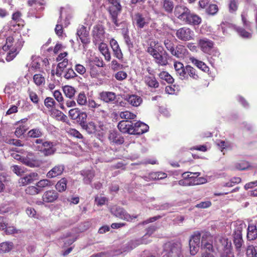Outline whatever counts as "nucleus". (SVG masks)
Instances as JSON below:
<instances>
[{
    "label": "nucleus",
    "instance_id": "obj_1",
    "mask_svg": "<svg viewBox=\"0 0 257 257\" xmlns=\"http://www.w3.org/2000/svg\"><path fill=\"white\" fill-rule=\"evenodd\" d=\"M174 15L180 21L184 24L198 25L201 22V19L198 15L191 12L185 6L177 5L174 10Z\"/></svg>",
    "mask_w": 257,
    "mask_h": 257
},
{
    "label": "nucleus",
    "instance_id": "obj_2",
    "mask_svg": "<svg viewBox=\"0 0 257 257\" xmlns=\"http://www.w3.org/2000/svg\"><path fill=\"white\" fill-rule=\"evenodd\" d=\"M163 48L158 45L156 41L151 42L147 51L155 59V62L160 66H166L168 64V60L165 56H168L166 52L163 53Z\"/></svg>",
    "mask_w": 257,
    "mask_h": 257
},
{
    "label": "nucleus",
    "instance_id": "obj_3",
    "mask_svg": "<svg viewBox=\"0 0 257 257\" xmlns=\"http://www.w3.org/2000/svg\"><path fill=\"white\" fill-rule=\"evenodd\" d=\"M55 145L51 141H45L43 139H36L32 143L33 149L35 151L41 152L45 156L53 155L56 149Z\"/></svg>",
    "mask_w": 257,
    "mask_h": 257
},
{
    "label": "nucleus",
    "instance_id": "obj_4",
    "mask_svg": "<svg viewBox=\"0 0 257 257\" xmlns=\"http://www.w3.org/2000/svg\"><path fill=\"white\" fill-rule=\"evenodd\" d=\"M234 225V229L232 234L233 242L236 250L239 251L244 244L242 231L245 228L246 225L241 221H238L235 222Z\"/></svg>",
    "mask_w": 257,
    "mask_h": 257
},
{
    "label": "nucleus",
    "instance_id": "obj_5",
    "mask_svg": "<svg viewBox=\"0 0 257 257\" xmlns=\"http://www.w3.org/2000/svg\"><path fill=\"white\" fill-rule=\"evenodd\" d=\"M111 5L109 8V13L110 14L112 22L116 27L119 26H127L125 22L119 23L117 20L118 15L121 13L122 7L120 4V0H108Z\"/></svg>",
    "mask_w": 257,
    "mask_h": 257
},
{
    "label": "nucleus",
    "instance_id": "obj_6",
    "mask_svg": "<svg viewBox=\"0 0 257 257\" xmlns=\"http://www.w3.org/2000/svg\"><path fill=\"white\" fill-rule=\"evenodd\" d=\"M182 245L180 242L166 243L162 252V257H183L181 254Z\"/></svg>",
    "mask_w": 257,
    "mask_h": 257
},
{
    "label": "nucleus",
    "instance_id": "obj_7",
    "mask_svg": "<svg viewBox=\"0 0 257 257\" xmlns=\"http://www.w3.org/2000/svg\"><path fill=\"white\" fill-rule=\"evenodd\" d=\"M164 44L167 50L169 51L172 55L178 58L183 57L186 50L182 45H177L175 46L174 43L169 39L165 40Z\"/></svg>",
    "mask_w": 257,
    "mask_h": 257
},
{
    "label": "nucleus",
    "instance_id": "obj_8",
    "mask_svg": "<svg viewBox=\"0 0 257 257\" xmlns=\"http://www.w3.org/2000/svg\"><path fill=\"white\" fill-rule=\"evenodd\" d=\"M111 213L116 217L127 221H132L134 218L138 217V215L129 214L123 208L118 206H113L110 208Z\"/></svg>",
    "mask_w": 257,
    "mask_h": 257
},
{
    "label": "nucleus",
    "instance_id": "obj_9",
    "mask_svg": "<svg viewBox=\"0 0 257 257\" xmlns=\"http://www.w3.org/2000/svg\"><path fill=\"white\" fill-rule=\"evenodd\" d=\"M201 233L196 231L191 236L189 239L190 252L194 255L198 251L200 242Z\"/></svg>",
    "mask_w": 257,
    "mask_h": 257
},
{
    "label": "nucleus",
    "instance_id": "obj_10",
    "mask_svg": "<svg viewBox=\"0 0 257 257\" xmlns=\"http://www.w3.org/2000/svg\"><path fill=\"white\" fill-rule=\"evenodd\" d=\"M176 35L179 40L187 41L193 39L194 34L190 29L183 27L177 30Z\"/></svg>",
    "mask_w": 257,
    "mask_h": 257
},
{
    "label": "nucleus",
    "instance_id": "obj_11",
    "mask_svg": "<svg viewBox=\"0 0 257 257\" xmlns=\"http://www.w3.org/2000/svg\"><path fill=\"white\" fill-rule=\"evenodd\" d=\"M108 139L112 145H119L124 143V138L116 130H110L108 135Z\"/></svg>",
    "mask_w": 257,
    "mask_h": 257
},
{
    "label": "nucleus",
    "instance_id": "obj_12",
    "mask_svg": "<svg viewBox=\"0 0 257 257\" xmlns=\"http://www.w3.org/2000/svg\"><path fill=\"white\" fill-rule=\"evenodd\" d=\"M201 244V249L204 250L205 252H207L208 251L210 252L213 250L211 236L209 233L206 232L202 236Z\"/></svg>",
    "mask_w": 257,
    "mask_h": 257
},
{
    "label": "nucleus",
    "instance_id": "obj_13",
    "mask_svg": "<svg viewBox=\"0 0 257 257\" xmlns=\"http://www.w3.org/2000/svg\"><path fill=\"white\" fill-rule=\"evenodd\" d=\"M149 242H150L149 240H145L142 237L131 240L123 246V252L130 251L140 244H147Z\"/></svg>",
    "mask_w": 257,
    "mask_h": 257
},
{
    "label": "nucleus",
    "instance_id": "obj_14",
    "mask_svg": "<svg viewBox=\"0 0 257 257\" xmlns=\"http://www.w3.org/2000/svg\"><path fill=\"white\" fill-rule=\"evenodd\" d=\"M198 44L202 51L209 55H211L214 45L212 41L206 38H203L199 40Z\"/></svg>",
    "mask_w": 257,
    "mask_h": 257
},
{
    "label": "nucleus",
    "instance_id": "obj_15",
    "mask_svg": "<svg viewBox=\"0 0 257 257\" xmlns=\"http://www.w3.org/2000/svg\"><path fill=\"white\" fill-rule=\"evenodd\" d=\"M149 127L146 123L141 121L133 122V128L132 135H142L149 130Z\"/></svg>",
    "mask_w": 257,
    "mask_h": 257
},
{
    "label": "nucleus",
    "instance_id": "obj_16",
    "mask_svg": "<svg viewBox=\"0 0 257 257\" xmlns=\"http://www.w3.org/2000/svg\"><path fill=\"white\" fill-rule=\"evenodd\" d=\"M117 127L122 133L132 135L133 122L127 120H121L118 123Z\"/></svg>",
    "mask_w": 257,
    "mask_h": 257
},
{
    "label": "nucleus",
    "instance_id": "obj_17",
    "mask_svg": "<svg viewBox=\"0 0 257 257\" xmlns=\"http://www.w3.org/2000/svg\"><path fill=\"white\" fill-rule=\"evenodd\" d=\"M77 35L83 44H87L90 43L89 32L84 26L82 25L79 27L77 29Z\"/></svg>",
    "mask_w": 257,
    "mask_h": 257
},
{
    "label": "nucleus",
    "instance_id": "obj_18",
    "mask_svg": "<svg viewBox=\"0 0 257 257\" xmlns=\"http://www.w3.org/2000/svg\"><path fill=\"white\" fill-rule=\"evenodd\" d=\"M65 169L62 164H58L52 168L47 173L46 176L48 178H53L62 175Z\"/></svg>",
    "mask_w": 257,
    "mask_h": 257
},
{
    "label": "nucleus",
    "instance_id": "obj_19",
    "mask_svg": "<svg viewBox=\"0 0 257 257\" xmlns=\"http://www.w3.org/2000/svg\"><path fill=\"white\" fill-rule=\"evenodd\" d=\"M99 98L106 103H114V101L116 98V95L113 92L102 91L99 93Z\"/></svg>",
    "mask_w": 257,
    "mask_h": 257
},
{
    "label": "nucleus",
    "instance_id": "obj_20",
    "mask_svg": "<svg viewBox=\"0 0 257 257\" xmlns=\"http://www.w3.org/2000/svg\"><path fill=\"white\" fill-rule=\"evenodd\" d=\"M58 198V193L55 190H50L46 191L43 196L42 200L46 203L54 202Z\"/></svg>",
    "mask_w": 257,
    "mask_h": 257
},
{
    "label": "nucleus",
    "instance_id": "obj_21",
    "mask_svg": "<svg viewBox=\"0 0 257 257\" xmlns=\"http://www.w3.org/2000/svg\"><path fill=\"white\" fill-rule=\"evenodd\" d=\"M93 35L97 41H102L104 38V30L101 25H96L93 27Z\"/></svg>",
    "mask_w": 257,
    "mask_h": 257
},
{
    "label": "nucleus",
    "instance_id": "obj_22",
    "mask_svg": "<svg viewBox=\"0 0 257 257\" xmlns=\"http://www.w3.org/2000/svg\"><path fill=\"white\" fill-rule=\"evenodd\" d=\"M110 45L113 52L114 56L119 60H122L123 54L117 42L114 39L110 40Z\"/></svg>",
    "mask_w": 257,
    "mask_h": 257
},
{
    "label": "nucleus",
    "instance_id": "obj_23",
    "mask_svg": "<svg viewBox=\"0 0 257 257\" xmlns=\"http://www.w3.org/2000/svg\"><path fill=\"white\" fill-rule=\"evenodd\" d=\"M174 67L176 72V74L180 76V78L183 79H188V75L186 74L185 70L186 67H185L183 64L181 62H175Z\"/></svg>",
    "mask_w": 257,
    "mask_h": 257
},
{
    "label": "nucleus",
    "instance_id": "obj_24",
    "mask_svg": "<svg viewBox=\"0 0 257 257\" xmlns=\"http://www.w3.org/2000/svg\"><path fill=\"white\" fill-rule=\"evenodd\" d=\"M125 100H126L130 104L135 107L140 105L143 101V99L140 96L135 94L126 95Z\"/></svg>",
    "mask_w": 257,
    "mask_h": 257
},
{
    "label": "nucleus",
    "instance_id": "obj_25",
    "mask_svg": "<svg viewBox=\"0 0 257 257\" xmlns=\"http://www.w3.org/2000/svg\"><path fill=\"white\" fill-rule=\"evenodd\" d=\"M80 174L83 176V181L85 184H90L95 175L94 172L90 170H82Z\"/></svg>",
    "mask_w": 257,
    "mask_h": 257
},
{
    "label": "nucleus",
    "instance_id": "obj_26",
    "mask_svg": "<svg viewBox=\"0 0 257 257\" xmlns=\"http://www.w3.org/2000/svg\"><path fill=\"white\" fill-rule=\"evenodd\" d=\"M246 237L248 240H254L257 238V228L253 224H249L247 229Z\"/></svg>",
    "mask_w": 257,
    "mask_h": 257
},
{
    "label": "nucleus",
    "instance_id": "obj_27",
    "mask_svg": "<svg viewBox=\"0 0 257 257\" xmlns=\"http://www.w3.org/2000/svg\"><path fill=\"white\" fill-rule=\"evenodd\" d=\"M221 241L224 244L225 249L222 253L221 257H234L233 252L230 249L231 245V242L226 238H222Z\"/></svg>",
    "mask_w": 257,
    "mask_h": 257
},
{
    "label": "nucleus",
    "instance_id": "obj_28",
    "mask_svg": "<svg viewBox=\"0 0 257 257\" xmlns=\"http://www.w3.org/2000/svg\"><path fill=\"white\" fill-rule=\"evenodd\" d=\"M144 82L149 87L157 88L159 86V83L155 76L146 75L144 77Z\"/></svg>",
    "mask_w": 257,
    "mask_h": 257
},
{
    "label": "nucleus",
    "instance_id": "obj_29",
    "mask_svg": "<svg viewBox=\"0 0 257 257\" xmlns=\"http://www.w3.org/2000/svg\"><path fill=\"white\" fill-rule=\"evenodd\" d=\"M44 135V132L42 128L35 127L30 130L27 133L28 137L31 139H41Z\"/></svg>",
    "mask_w": 257,
    "mask_h": 257
},
{
    "label": "nucleus",
    "instance_id": "obj_30",
    "mask_svg": "<svg viewBox=\"0 0 257 257\" xmlns=\"http://www.w3.org/2000/svg\"><path fill=\"white\" fill-rule=\"evenodd\" d=\"M11 181V177L8 174L0 173V192L4 191L5 186Z\"/></svg>",
    "mask_w": 257,
    "mask_h": 257
},
{
    "label": "nucleus",
    "instance_id": "obj_31",
    "mask_svg": "<svg viewBox=\"0 0 257 257\" xmlns=\"http://www.w3.org/2000/svg\"><path fill=\"white\" fill-rule=\"evenodd\" d=\"M161 5L164 11L167 13H171L174 8L173 2L170 0H162Z\"/></svg>",
    "mask_w": 257,
    "mask_h": 257
},
{
    "label": "nucleus",
    "instance_id": "obj_32",
    "mask_svg": "<svg viewBox=\"0 0 257 257\" xmlns=\"http://www.w3.org/2000/svg\"><path fill=\"white\" fill-rule=\"evenodd\" d=\"M99 50L104 56L105 60L107 61H110L111 56L107 45L105 43H101L99 46Z\"/></svg>",
    "mask_w": 257,
    "mask_h": 257
},
{
    "label": "nucleus",
    "instance_id": "obj_33",
    "mask_svg": "<svg viewBox=\"0 0 257 257\" xmlns=\"http://www.w3.org/2000/svg\"><path fill=\"white\" fill-rule=\"evenodd\" d=\"M122 33L125 43L127 45L128 50H130L134 47V45L133 42L131 41V38L128 35V29L127 28L123 29Z\"/></svg>",
    "mask_w": 257,
    "mask_h": 257
},
{
    "label": "nucleus",
    "instance_id": "obj_34",
    "mask_svg": "<svg viewBox=\"0 0 257 257\" xmlns=\"http://www.w3.org/2000/svg\"><path fill=\"white\" fill-rule=\"evenodd\" d=\"M190 60L193 64L201 70L204 72L208 71V67L203 62L199 61L194 57L190 58Z\"/></svg>",
    "mask_w": 257,
    "mask_h": 257
},
{
    "label": "nucleus",
    "instance_id": "obj_35",
    "mask_svg": "<svg viewBox=\"0 0 257 257\" xmlns=\"http://www.w3.org/2000/svg\"><path fill=\"white\" fill-rule=\"evenodd\" d=\"M81 127L89 134H93L97 130L96 125L92 121L89 122L88 123L86 122Z\"/></svg>",
    "mask_w": 257,
    "mask_h": 257
},
{
    "label": "nucleus",
    "instance_id": "obj_36",
    "mask_svg": "<svg viewBox=\"0 0 257 257\" xmlns=\"http://www.w3.org/2000/svg\"><path fill=\"white\" fill-rule=\"evenodd\" d=\"M199 176L192 175L189 180H181L179 181V184L183 186H192L196 185L197 184H194L197 182V177Z\"/></svg>",
    "mask_w": 257,
    "mask_h": 257
},
{
    "label": "nucleus",
    "instance_id": "obj_37",
    "mask_svg": "<svg viewBox=\"0 0 257 257\" xmlns=\"http://www.w3.org/2000/svg\"><path fill=\"white\" fill-rule=\"evenodd\" d=\"M135 20L137 26L140 29L143 28L147 24L145 18L140 13L135 15Z\"/></svg>",
    "mask_w": 257,
    "mask_h": 257
},
{
    "label": "nucleus",
    "instance_id": "obj_38",
    "mask_svg": "<svg viewBox=\"0 0 257 257\" xmlns=\"http://www.w3.org/2000/svg\"><path fill=\"white\" fill-rule=\"evenodd\" d=\"M67 179L65 178H63L56 183L55 188L58 191L62 192L66 190L67 188Z\"/></svg>",
    "mask_w": 257,
    "mask_h": 257
},
{
    "label": "nucleus",
    "instance_id": "obj_39",
    "mask_svg": "<svg viewBox=\"0 0 257 257\" xmlns=\"http://www.w3.org/2000/svg\"><path fill=\"white\" fill-rule=\"evenodd\" d=\"M62 8L61 9V10L60 11V16L57 21V24L56 25L55 29L56 34L59 36H61L63 32V23L62 22Z\"/></svg>",
    "mask_w": 257,
    "mask_h": 257
},
{
    "label": "nucleus",
    "instance_id": "obj_40",
    "mask_svg": "<svg viewBox=\"0 0 257 257\" xmlns=\"http://www.w3.org/2000/svg\"><path fill=\"white\" fill-rule=\"evenodd\" d=\"M53 117L55 118V119L59 121H61L63 122H66L67 119V116L64 114L62 111L55 109L52 113Z\"/></svg>",
    "mask_w": 257,
    "mask_h": 257
},
{
    "label": "nucleus",
    "instance_id": "obj_41",
    "mask_svg": "<svg viewBox=\"0 0 257 257\" xmlns=\"http://www.w3.org/2000/svg\"><path fill=\"white\" fill-rule=\"evenodd\" d=\"M185 72L186 74L188 75V76H189L194 79L196 80L198 78V75L196 72V70L190 65H187L186 66Z\"/></svg>",
    "mask_w": 257,
    "mask_h": 257
},
{
    "label": "nucleus",
    "instance_id": "obj_42",
    "mask_svg": "<svg viewBox=\"0 0 257 257\" xmlns=\"http://www.w3.org/2000/svg\"><path fill=\"white\" fill-rule=\"evenodd\" d=\"M12 242H5L0 244V253L10 251L13 248Z\"/></svg>",
    "mask_w": 257,
    "mask_h": 257
},
{
    "label": "nucleus",
    "instance_id": "obj_43",
    "mask_svg": "<svg viewBox=\"0 0 257 257\" xmlns=\"http://www.w3.org/2000/svg\"><path fill=\"white\" fill-rule=\"evenodd\" d=\"M28 5L29 6L34 8L37 11H41L43 9V3L38 0H28Z\"/></svg>",
    "mask_w": 257,
    "mask_h": 257
},
{
    "label": "nucleus",
    "instance_id": "obj_44",
    "mask_svg": "<svg viewBox=\"0 0 257 257\" xmlns=\"http://www.w3.org/2000/svg\"><path fill=\"white\" fill-rule=\"evenodd\" d=\"M158 227L155 225H151L147 227L146 229V232L145 234L142 237V238L145 240H149L148 238L152 234L154 233V232L157 230Z\"/></svg>",
    "mask_w": 257,
    "mask_h": 257
},
{
    "label": "nucleus",
    "instance_id": "obj_45",
    "mask_svg": "<svg viewBox=\"0 0 257 257\" xmlns=\"http://www.w3.org/2000/svg\"><path fill=\"white\" fill-rule=\"evenodd\" d=\"M63 91L66 97L72 98L75 93V90L74 87L66 85L63 87Z\"/></svg>",
    "mask_w": 257,
    "mask_h": 257
},
{
    "label": "nucleus",
    "instance_id": "obj_46",
    "mask_svg": "<svg viewBox=\"0 0 257 257\" xmlns=\"http://www.w3.org/2000/svg\"><path fill=\"white\" fill-rule=\"evenodd\" d=\"M159 76L161 79L165 80L168 83H172L174 81L172 76L166 71L161 72L159 74Z\"/></svg>",
    "mask_w": 257,
    "mask_h": 257
},
{
    "label": "nucleus",
    "instance_id": "obj_47",
    "mask_svg": "<svg viewBox=\"0 0 257 257\" xmlns=\"http://www.w3.org/2000/svg\"><path fill=\"white\" fill-rule=\"evenodd\" d=\"M246 254L247 257H257V249L256 247L250 245L246 248Z\"/></svg>",
    "mask_w": 257,
    "mask_h": 257
},
{
    "label": "nucleus",
    "instance_id": "obj_48",
    "mask_svg": "<svg viewBox=\"0 0 257 257\" xmlns=\"http://www.w3.org/2000/svg\"><path fill=\"white\" fill-rule=\"evenodd\" d=\"M234 29L237 33L243 38H250L251 37V34L246 31L243 28L240 27H234Z\"/></svg>",
    "mask_w": 257,
    "mask_h": 257
},
{
    "label": "nucleus",
    "instance_id": "obj_49",
    "mask_svg": "<svg viewBox=\"0 0 257 257\" xmlns=\"http://www.w3.org/2000/svg\"><path fill=\"white\" fill-rule=\"evenodd\" d=\"M22 163L25 165H26L27 166L30 167H38V163L37 161L31 160L30 158L28 157H24L22 159Z\"/></svg>",
    "mask_w": 257,
    "mask_h": 257
},
{
    "label": "nucleus",
    "instance_id": "obj_50",
    "mask_svg": "<svg viewBox=\"0 0 257 257\" xmlns=\"http://www.w3.org/2000/svg\"><path fill=\"white\" fill-rule=\"evenodd\" d=\"M69 135L78 139H81L82 142H84V140L82 135L75 128H69L68 131Z\"/></svg>",
    "mask_w": 257,
    "mask_h": 257
},
{
    "label": "nucleus",
    "instance_id": "obj_51",
    "mask_svg": "<svg viewBox=\"0 0 257 257\" xmlns=\"http://www.w3.org/2000/svg\"><path fill=\"white\" fill-rule=\"evenodd\" d=\"M37 174L33 173L21 178V182L22 184L23 185H25L32 183L33 181V178Z\"/></svg>",
    "mask_w": 257,
    "mask_h": 257
},
{
    "label": "nucleus",
    "instance_id": "obj_52",
    "mask_svg": "<svg viewBox=\"0 0 257 257\" xmlns=\"http://www.w3.org/2000/svg\"><path fill=\"white\" fill-rule=\"evenodd\" d=\"M233 27L234 29L235 27H234L233 26H231L229 24H228L227 23H222L218 26V30L219 31H221L223 34L224 35H225L228 33V32H227L228 29H231Z\"/></svg>",
    "mask_w": 257,
    "mask_h": 257
},
{
    "label": "nucleus",
    "instance_id": "obj_53",
    "mask_svg": "<svg viewBox=\"0 0 257 257\" xmlns=\"http://www.w3.org/2000/svg\"><path fill=\"white\" fill-rule=\"evenodd\" d=\"M87 115L86 112L80 111L79 113L78 118L75 119L76 121L79 123L80 126H81L84 124H85L86 122Z\"/></svg>",
    "mask_w": 257,
    "mask_h": 257
},
{
    "label": "nucleus",
    "instance_id": "obj_54",
    "mask_svg": "<svg viewBox=\"0 0 257 257\" xmlns=\"http://www.w3.org/2000/svg\"><path fill=\"white\" fill-rule=\"evenodd\" d=\"M85 105L87 106L89 110L94 111L95 108H97L100 106V104L97 103L93 99H88Z\"/></svg>",
    "mask_w": 257,
    "mask_h": 257
},
{
    "label": "nucleus",
    "instance_id": "obj_55",
    "mask_svg": "<svg viewBox=\"0 0 257 257\" xmlns=\"http://www.w3.org/2000/svg\"><path fill=\"white\" fill-rule=\"evenodd\" d=\"M44 105L47 108L52 109L55 107L56 102L53 98L47 97L44 100Z\"/></svg>",
    "mask_w": 257,
    "mask_h": 257
},
{
    "label": "nucleus",
    "instance_id": "obj_56",
    "mask_svg": "<svg viewBox=\"0 0 257 257\" xmlns=\"http://www.w3.org/2000/svg\"><path fill=\"white\" fill-rule=\"evenodd\" d=\"M119 116L121 118L125 119H133L136 117V115L128 111H121L119 113Z\"/></svg>",
    "mask_w": 257,
    "mask_h": 257
},
{
    "label": "nucleus",
    "instance_id": "obj_57",
    "mask_svg": "<svg viewBox=\"0 0 257 257\" xmlns=\"http://www.w3.org/2000/svg\"><path fill=\"white\" fill-rule=\"evenodd\" d=\"M87 98L83 92H80L77 98V102L79 105H85L87 103Z\"/></svg>",
    "mask_w": 257,
    "mask_h": 257
},
{
    "label": "nucleus",
    "instance_id": "obj_58",
    "mask_svg": "<svg viewBox=\"0 0 257 257\" xmlns=\"http://www.w3.org/2000/svg\"><path fill=\"white\" fill-rule=\"evenodd\" d=\"M16 84L14 83H8L5 87L4 92L8 94H11L15 91Z\"/></svg>",
    "mask_w": 257,
    "mask_h": 257
},
{
    "label": "nucleus",
    "instance_id": "obj_59",
    "mask_svg": "<svg viewBox=\"0 0 257 257\" xmlns=\"http://www.w3.org/2000/svg\"><path fill=\"white\" fill-rule=\"evenodd\" d=\"M27 130V128L26 126L21 125L16 128L15 134L17 137L20 138L25 133Z\"/></svg>",
    "mask_w": 257,
    "mask_h": 257
},
{
    "label": "nucleus",
    "instance_id": "obj_60",
    "mask_svg": "<svg viewBox=\"0 0 257 257\" xmlns=\"http://www.w3.org/2000/svg\"><path fill=\"white\" fill-rule=\"evenodd\" d=\"M40 192V190L38 187L34 186H29L26 189V193L32 195L37 194Z\"/></svg>",
    "mask_w": 257,
    "mask_h": 257
},
{
    "label": "nucleus",
    "instance_id": "obj_61",
    "mask_svg": "<svg viewBox=\"0 0 257 257\" xmlns=\"http://www.w3.org/2000/svg\"><path fill=\"white\" fill-rule=\"evenodd\" d=\"M34 81L35 84L40 86L45 82V78L40 74H35L33 77Z\"/></svg>",
    "mask_w": 257,
    "mask_h": 257
},
{
    "label": "nucleus",
    "instance_id": "obj_62",
    "mask_svg": "<svg viewBox=\"0 0 257 257\" xmlns=\"http://www.w3.org/2000/svg\"><path fill=\"white\" fill-rule=\"evenodd\" d=\"M80 110L78 108H74L71 109L69 111V116L71 119L75 120L78 118L79 113L80 112Z\"/></svg>",
    "mask_w": 257,
    "mask_h": 257
},
{
    "label": "nucleus",
    "instance_id": "obj_63",
    "mask_svg": "<svg viewBox=\"0 0 257 257\" xmlns=\"http://www.w3.org/2000/svg\"><path fill=\"white\" fill-rule=\"evenodd\" d=\"M218 11V7L217 5L214 4L210 5L209 7L206 9V12L207 14L214 15L217 13Z\"/></svg>",
    "mask_w": 257,
    "mask_h": 257
},
{
    "label": "nucleus",
    "instance_id": "obj_64",
    "mask_svg": "<svg viewBox=\"0 0 257 257\" xmlns=\"http://www.w3.org/2000/svg\"><path fill=\"white\" fill-rule=\"evenodd\" d=\"M14 39L12 36L8 37L6 39V44L3 47V50L8 51L12 46Z\"/></svg>",
    "mask_w": 257,
    "mask_h": 257
}]
</instances>
